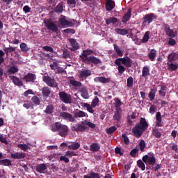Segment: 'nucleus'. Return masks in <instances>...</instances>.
Listing matches in <instances>:
<instances>
[{"instance_id":"nucleus-1","label":"nucleus","mask_w":178,"mask_h":178,"mask_svg":"<svg viewBox=\"0 0 178 178\" xmlns=\"http://www.w3.org/2000/svg\"><path fill=\"white\" fill-rule=\"evenodd\" d=\"M90 55L97 54L95 52H94V51H92V49L83 50L80 56L81 61L86 65H91V63H93V65H101V63H102V60H101V59L94 56H88Z\"/></svg>"},{"instance_id":"nucleus-2","label":"nucleus","mask_w":178,"mask_h":178,"mask_svg":"<svg viewBox=\"0 0 178 178\" xmlns=\"http://www.w3.org/2000/svg\"><path fill=\"white\" fill-rule=\"evenodd\" d=\"M148 122H147V120L144 118H141L140 119L139 123L135 125V127L132 129V133L136 137V138H140L141 136H143L144 131L148 129Z\"/></svg>"},{"instance_id":"nucleus-3","label":"nucleus","mask_w":178,"mask_h":178,"mask_svg":"<svg viewBox=\"0 0 178 178\" xmlns=\"http://www.w3.org/2000/svg\"><path fill=\"white\" fill-rule=\"evenodd\" d=\"M51 131H58V136H60V137H66L69 133V127L67 125L62 124L60 122H57L52 125Z\"/></svg>"},{"instance_id":"nucleus-4","label":"nucleus","mask_w":178,"mask_h":178,"mask_svg":"<svg viewBox=\"0 0 178 178\" xmlns=\"http://www.w3.org/2000/svg\"><path fill=\"white\" fill-rule=\"evenodd\" d=\"M157 17L155 14L151 13L149 14H146L142 19V27L147 26V24H151Z\"/></svg>"},{"instance_id":"nucleus-5","label":"nucleus","mask_w":178,"mask_h":178,"mask_svg":"<svg viewBox=\"0 0 178 178\" xmlns=\"http://www.w3.org/2000/svg\"><path fill=\"white\" fill-rule=\"evenodd\" d=\"M59 98L62 102L64 104H72L73 99L72 98V95L65 92L61 91L58 92Z\"/></svg>"},{"instance_id":"nucleus-6","label":"nucleus","mask_w":178,"mask_h":178,"mask_svg":"<svg viewBox=\"0 0 178 178\" xmlns=\"http://www.w3.org/2000/svg\"><path fill=\"white\" fill-rule=\"evenodd\" d=\"M43 81L49 87H54V88H58V83L55 79L51 78V76L46 75L43 76Z\"/></svg>"},{"instance_id":"nucleus-7","label":"nucleus","mask_w":178,"mask_h":178,"mask_svg":"<svg viewBox=\"0 0 178 178\" xmlns=\"http://www.w3.org/2000/svg\"><path fill=\"white\" fill-rule=\"evenodd\" d=\"M142 159L144 163L147 165L154 166V165H155V163H156V159L155 158L154 154H152V156L146 154L143 156Z\"/></svg>"},{"instance_id":"nucleus-8","label":"nucleus","mask_w":178,"mask_h":178,"mask_svg":"<svg viewBox=\"0 0 178 178\" xmlns=\"http://www.w3.org/2000/svg\"><path fill=\"white\" fill-rule=\"evenodd\" d=\"M72 131H76V133L81 132L84 133L86 130H88V127L84 125L83 123H77L74 127L71 128Z\"/></svg>"},{"instance_id":"nucleus-9","label":"nucleus","mask_w":178,"mask_h":178,"mask_svg":"<svg viewBox=\"0 0 178 178\" xmlns=\"http://www.w3.org/2000/svg\"><path fill=\"white\" fill-rule=\"evenodd\" d=\"M163 27L168 37H170V38H175V37H176V32H175L173 29H170V26H169V24L164 23Z\"/></svg>"},{"instance_id":"nucleus-10","label":"nucleus","mask_w":178,"mask_h":178,"mask_svg":"<svg viewBox=\"0 0 178 178\" xmlns=\"http://www.w3.org/2000/svg\"><path fill=\"white\" fill-rule=\"evenodd\" d=\"M44 23L47 30H50V31H52L53 33L58 32V26L55 23L49 21V19L44 20Z\"/></svg>"},{"instance_id":"nucleus-11","label":"nucleus","mask_w":178,"mask_h":178,"mask_svg":"<svg viewBox=\"0 0 178 178\" xmlns=\"http://www.w3.org/2000/svg\"><path fill=\"white\" fill-rule=\"evenodd\" d=\"M115 60L120 61V63H121L122 65H124L126 67H131V66H133V60L129 58V56L117 58Z\"/></svg>"},{"instance_id":"nucleus-12","label":"nucleus","mask_w":178,"mask_h":178,"mask_svg":"<svg viewBox=\"0 0 178 178\" xmlns=\"http://www.w3.org/2000/svg\"><path fill=\"white\" fill-rule=\"evenodd\" d=\"M58 22L63 27H73L74 24L72 20L66 19V16L61 15V17L58 19Z\"/></svg>"},{"instance_id":"nucleus-13","label":"nucleus","mask_w":178,"mask_h":178,"mask_svg":"<svg viewBox=\"0 0 178 178\" xmlns=\"http://www.w3.org/2000/svg\"><path fill=\"white\" fill-rule=\"evenodd\" d=\"M60 118L64 120H67V122H76L74 117L66 111L60 112Z\"/></svg>"},{"instance_id":"nucleus-14","label":"nucleus","mask_w":178,"mask_h":178,"mask_svg":"<svg viewBox=\"0 0 178 178\" xmlns=\"http://www.w3.org/2000/svg\"><path fill=\"white\" fill-rule=\"evenodd\" d=\"M26 83H34V81L37 79V76L35 74H33L29 72L26 74L23 78Z\"/></svg>"},{"instance_id":"nucleus-15","label":"nucleus","mask_w":178,"mask_h":178,"mask_svg":"<svg viewBox=\"0 0 178 178\" xmlns=\"http://www.w3.org/2000/svg\"><path fill=\"white\" fill-rule=\"evenodd\" d=\"M89 76H91V70H83L80 72L79 77L81 81H84V79H87Z\"/></svg>"},{"instance_id":"nucleus-16","label":"nucleus","mask_w":178,"mask_h":178,"mask_svg":"<svg viewBox=\"0 0 178 178\" xmlns=\"http://www.w3.org/2000/svg\"><path fill=\"white\" fill-rule=\"evenodd\" d=\"M68 84H70L72 87H83V83L76 81L74 76L68 77Z\"/></svg>"},{"instance_id":"nucleus-17","label":"nucleus","mask_w":178,"mask_h":178,"mask_svg":"<svg viewBox=\"0 0 178 178\" xmlns=\"http://www.w3.org/2000/svg\"><path fill=\"white\" fill-rule=\"evenodd\" d=\"M95 83H102V84H106L111 83V78H106L105 76H97L94 78Z\"/></svg>"},{"instance_id":"nucleus-18","label":"nucleus","mask_w":178,"mask_h":178,"mask_svg":"<svg viewBox=\"0 0 178 178\" xmlns=\"http://www.w3.org/2000/svg\"><path fill=\"white\" fill-rule=\"evenodd\" d=\"M69 42L72 47V48H70L71 51H77V49H80V46L75 39H69Z\"/></svg>"},{"instance_id":"nucleus-19","label":"nucleus","mask_w":178,"mask_h":178,"mask_svg":"<svg viewBox=\"0 0 178 178\" xmlns=\"http://www.w3.org/2000/svg\"><path fill=\"white\" fill-rule=\"evenodd\" d=\"M105 8L107 12H112L115 8V1L112 0H107L105 3Z\"/></svg>"},{"instance_id":"nucleus-20","label":"nucleus","mask_w":178,"mask_h":178,"mask_svg":"<svg viewBox=\"0 0 178 178\" xmlns=\"http://www.w3.org/2000/svg\"><path fill=\"white\" fill-rule=\"evenodd\" d=\"M10 79L12 80L15 86H17L18 87H23V82L17 76L11 75L10 76Z\"/></svg>"},{"instance_id":"nucleus-21","label":"nucleus","mask_w":178,"mask_h":178,"mask_svg":"<svg viewBox=\"0 0 178 178\" xmlns=\"http://www.w3.org/2000/svg\"><path fill=\"white\" fill-rule=\"evenodd\" d=\"M131 8H129L127 10V12L122 17V23H127V22H130V19L131 18Z\"/></svg>"},{"instance_id":"nucleus-22","label":"nucleus","mask_w":178,"mask_h":178,"mask_svg":"<svg viewBox=\"0 0 178 178\" xmlns=\"http://www.w3.org/2000/svg\"><path fill=\"white\" fill-rule=\"evenodd\" d=\"M114 63H115V65L118 66V74L120 76H122V74H123V73L126 72L124 66L122 65V63L117 60H115Z\"/></svg>"},{"instance_id":"nucleus-23","label":"nucleus","mask_w":178,"mask_h":178,"mask_svg":"<svg viewBox=\"0 0 178 178\" xmlns=\"http://www.w3.org/2000/svg\"><path fill=\"white\" fill-rule=\"evenodd\" d=\"M81 97L84 99H88L90 98V95L88 94V90H87V86H83L81 90Z\"/></svg>"},{"instance_id":"nucleus-24","label":"nucleus","mask_w":178,"mask_h":178,"mask_svg":"<svg viewBox=\"0 0 178 178\" xmlns=\"http://www.w3.org/2000/svg\"><path fill=\"white\" fill-rule=\"evenodd\" d=\"M114 120L117 122H120V119H122V108H115V111L113 115Z\"/></svg>"},{"instance_id":"nucleus-25","label":"nucleus","mask_w":178,"mask_h":178,"mask_svg":"<svg viewBox=\"0 0 178 178\" xmlns=\"http://www.w3.org/2000/svg\"><path fill=\"white\" fill-rule=\"evenodd\" d=\"M54 12L55 13H58V15H60V13H63V1H60L54 8Z\"/></svg>"},{"instance_id":"nucleus-26","label":"nucleus","mask_w":178,"mask_h":178,"mask_svg":"<svg viewBox=\"0 0 178 178\" xmlns=\"http://www.w3.org/2000/svg\"><path fill=\"white\" fill-rule=\"evenodd\" d=\"M41 91L43 98H48L51 94V89L48 86L43 87Z\"/></svg>"},{"instance_id":"nucleus-27","label":"nucleus","mask_w":178,"mask_h":178,"mask_svg":"<svg viewBox=\"0 0 178 178\" xmlns=\"http://www.w3.org/2000/svg\"><path fill=\"white\" fill-rule=\"evenodd\" d=\"M47 169H48V167L47 166V164H45V163L38 164L36 166V170H37V172H38V173H44V172H45V170H47Z\"/></svg>"},{"instance_id":"nucleus-28","label":"nucleus","mask_w":178,"mask_h":178,"mask_svg":"<svg viewBox=\"0 0 178 178\" xmlns=\"http://www.w3.org/2000/svg\"><path fill=\"white\" fill-rule=\"evenodd\" d=\"M176 60H178L177 53L172 52L168 55V63L176 62Z\"/></svg>"},{"instance_id":"nucleus-29","label":"nucleus","mask_w":178,"mask_h":178,"mask_svg":"<svg viewBox=\"0 0 178 178\" xmlns=\"http://www.w3.org/2000/svg\"><path fill=\"white\" fill-rule=\"evenodd\" d=\"M156 126L158 127H162L163 124H162V115H161V112H157L156 114Z\"/></svg>"},{"instance_id":"nucleus-30","label":"nucleus","mask_w":178,"mask_h":178,"mask_svg":"<svg viewBox=\"0 0 178 178\" xmlns=\"http://www.w3.org/2000/svg\"><path fill=\"white\" fill-rule=\"evenodd\" d=\"M147 56L151 62H154L155 60V58H156V50L154 49L150 50V51L148 53Z\"/></svg>"},{"instance_id":"nucleus-31","label":"nucleus","mask_w":178,"mask_h":178,"mask_svg":"<svg viewBox=\"0 0 178 178\" xmlns=\"http://www.w3.org/2000/svg\"><path fill=\"white\" fill-rule=\"evenodd\" d=\"M11 158H13V159H24V158H26V154L24 153L16 152L11 154Z\"/></svg>"},{"instance_id":"nucleus-32","label":"nucleus","mask_w":178,"mask_h":178,"mask_svg":"<svg viewBox=\"0 0 178 178\" xmlns=\"http://www.w3.org/2000/svg\"><path fill=\"white\" fill-rule=\"evenodd\" d=\"M17 72H19V67H17V65H12L8 70V72L9 74H15V73H17Z\"/></svg>"},{"instance_id":"nucleus-33","label":"nucleus","mask_w":178,"mask_h":178,"mask_svg":"<svg viewBox=\"0 0 178 178\" xmlns=\"http://www.w3.org/2000/svg\"><path fill=\"white\" fill-rule=\"evenodd\" d=\"M156 94V89L152 88L148 94L149 101H154L155 99V95Z\"/></svg>"},{"instance_id":"nucleus-34","label":"nucleus","mask_w":178,"mask_h":178,"mask_svg":"<svg viewBox=\"0 0 178 178\" xmlns=\"http://www.w3.org/2000/svg\"><path fill=\"white\" fill-rule=\"evenodd\" d=\"M148 76H149V67L148 66H145L143 67L142 77L145 79L146 77H148Z\"/></svg>"},{"instance_id":"nucleus-35","label":"nucleus","mask_w":178,"mask_h":178,"mask_svg":"<svg viewBox=\"0 0 178 178\" xmlns=\"http://www.w3.org/2000/svg\"><path fill=\"white\" fill-rule=\"evenodd\" d=\"M90 151L92 152H98L101 149V146L98 143H92L90 147Z\"/></svg>"},{"instance_id":"nucleus-36","label":"nucleus","mask_w":178,"mask_h":178,"mask_svg":"<svg viewBox=\"0 0 178 178\" xmlns=\"http://www.w3.org/2000/svg\"><path fill=\"white\" fill-rule=\"evenodd\" d=\"M115 33L117 34H120V35H127L129 34V31L127 29H115Z\"/></svg>"},{"instance_id":"nucleus-37","label":"nucleus","mask_w":178,"mask_h":178,"mask_svg":"<svg viewBox=\"0 0 178 178\" xmlns=\"http://www.w3.org/2000/svg\"><path fill=\"white\" fill-rule=\"evenodd\" d=\"M86 112L82 111H76L74 114V118L77 119L79 118H86Z\"/></svg>"},{"instance_id":"nucleus-38","label":"nucleus","mask_w":178,"mask_h":178,"mask_svg":"<svg viewBox=\"0 0 178 178\" xmlns=\"http://www.w3.org/2000/svg\"><path fill=\"white\" fill-rule=\"evenodd\" d=\"M0 165L2 166H11L12 161L8 159L0 160Z\"/></svg>"},{"instance_id":"nucleus-39","label":"nucleus","mask_w":178,"mask_h":178,"mask_svg":"<svg viewBox=\"0 0 178 178\" xmlns=\"http://www.w3.org/2000/svg\"><path fill=\"white\" fill-rule=\"evenodd\" d=\"M3 51L6 55V56H9V54H12V52H15V51H16V48L15 47H5L3 49Z\"/></svg>"},{"instance_id":"nucleus-40","label":"nucleus","mask_w":178,"mask_h":178,"mask_svg":"<svg viewBox=\"0 0 178 178\" xmlns=\"http://www.w3.org/2000/svg\"><path fill=\"white\" fill-rule=\"evenodd\" d=\"M68 148L70 149H73L74 151H77V149L80 148V143L76 142L73 143L72 144L68 145Z\"/></svg>"},{"instance_id":"nucleus-41","label":"nucleus","mask_w":178,"mask_h":178,"mask_svg":"<svg viewBox=\"0 0 178 178\" xmlns=\"http://www.w3.org/2000/svg\"><path fill=\"white\" fill-rule=\"evenodd\" d=\"M54 105L52 104H49L47 107L46 109L44 110L45 113L47 115H51V113H54Z\"/></svg>"},{"instance_id":"nucleus-42","label":"nucleus","mask_w":178,"mask_h":178,"mask_svg":"<svg viewBox=\"0 0 178 178\" xmlns=\"http://www.w3.org/2000/svg\"><path fill=\"white\" fill-rule=\"evenodd\" d=\"M168 70H170L171 72H175V70H177L178 69V65L174 64L173 63H168Z\"/></svg>"},{"instance_id":"nucleus-43","label":"nucleus","mask_w":178,"mask_h":178,"mask_svg":"<svg viewBox=\"0 0 178 178\" xmlns=\"http://www.w3.org/2000/svg\"><path fill=\"white\" fill-rule=\"evenodd\" d=\"M149 34H151V33L147 31L145 33L141 41L143 44H145V42H148V40H149Z\"/></svg>"},{"instance_id":"nucleus-44","label":"nucleus","mask_w":178,"mask_h":178,"mask_svg":"<svg viewBox=\"0 0 178 178\" xmlns=\"http://www.w3.org/2000/svg\"><path fill=\"white\" fill-rule=\"evenodd\" d=\"M159 94L160 97H165L166 96V86H161L160 90L159 91Z\"/></svg>"},{"instance_id":"nucleus-45","label":"nucleus","mask_w":178,"mask_h":178,"mask_svg":"<svg viewBox=\"0 0 178 178\" xmlns=\"http://www.w3.org/2000/svg\"><path fill=\"white\" fill-rule=\"evenodd\" d=\"M112 23H113V24H116V23H118V18H116V17H110V18H108L106 20V24H111Z\"/></svg>"},{"instance_id":"nucleus-46","label":"nucleus","mask_w":178,"mask_h":178,"mask_svg":"<svg viewBox=\"0 0 178 178\" xmlns=\"http://www.w3.org/2000/svg\"><path fill=\"white\" fill-rule=\"evenodd\" d=\"M113 48L117 55H118L119 56H123V51L120 50V48H119V46H118V44H114Z\"/></svg>"},{"instance_id":"nucleus-47","label":"nucleus","mask_w":178,"mask_h":178,"mask_svg":"<svg viewBox=\"0 0 178 178\" xmlns=\"http://www.w3.org/2000/svg\"><path fill=\"white\" fill-rule=\"evenodd\" d=\"M83 178H99V174L92 172L89 173V175H84Z\"/></svg>"},{"instance_id":"nucleus-48","label":"nucleus","mask_w":178,"mask_h":178,"mask_svg":"<svg viewBox=\"0 0 178 178\" xmlns=\"http://www.w3.org/2000/svg\"><path fill=\"white\" fill-rule=\"evenodd\" d=\"M152 134L156 138H161V136H162V134L159 130H158V129H154L152 130Z\"/></svg>"},{"instance_id":"nucleus-49","label":"nucleus","mask_w":178,"mask_h":178,"mask_svg":"<svg viewBox=\"0 0 178 178\" xmlns=\"http://www.w3.org/2000/svg\"><path fill=\"white\" fill-rule=\"evenodd\" d=\"M82 124H86V126H88L90 127V129H95V124L89 122L88 120H84L81 122Z\"/></svg>"},{"instance_id":"nucleus-50","label":"nucleus","mask_w":178,"mask_h":178,"mask_svg":"<svg viewBox=\"0 0 178 178\" xmlns=\"http://www.w3.org/2000/svg\"><path fill=\"white\" fill-rule=\"evenodd\" d=\"M134 83V81L133 80V76L128 77L127 80V87L130 88V87H133V84Z\"/></svg>"},{"instance_id":"nucleus-51","label":"nucleus","mask_w":178,"mask_h":178,"mask_svg":"<svg viewBox=\"0 0 178 178\" xmlns=\"http://www.w3.org/2000/svg\"><path fill=\"white\" fill-rule=\"evenodd\" d=\"M137 165L138 167L140 168V169H141V170H145V164L144 163V162H143L142 160H138Z\"/></svg>"},{"instance_id":"nucleus-52","label":"nucleus","mask_w":178,"mask_h":178,"mask_svg":"<svg viewBox=\"0 0 178 178\" xmlns=\"http://www.w3.org/2000/svg\"><path fill=\"white\" fill-rule=\"evenodd\" d=\"M138 145L141 152H144V151H145V141H144V140H141Z\"/></svg>"},{"instance_id":"nucleus-53","label":"nucleus","mask_w":178,"mask_h":178,"mask_svg":"<svg viewBox=\"0 0 178 178\" xmlns=\"http://www.w3.org/2000/svg\"><path fill=\"white\" fill-rule=\"evenodd\" d=\"M131 119H136V114H134V113H133L131 115L127 116V121L129 126H131V124H133V121L131 120Z\"/></svg>"},{"instance_id":"nucleus-54","label":"nucleus","mask_w":178,"mask_h":178,"mask_svg":"<svg viewBox=\"0 0 178 178\" xmlns=\"http://www.w3.org/2000/svg\"><path fill=\"white\" fill-rule=\"evenodd\" d=\"M122 101L120 100L119 98H115V109H122L120 106L122 105Z\"/></svg>"},{"instance_id":"nucleus-55","label":"nucleus","mask_w":178,"mask_h":178,"mask_svg":"<svg viewBox=\"0 0 178 178\" xmlns=\"http://www.w3.org/2000/svg\"><path fill=\"white\" fill-rule=\"evenodd\" d=\"M84 106H85V108H86L88 112H89L90 113H94L95 111H94V109H92L93 107L92 105H90L88 103H86L84 104Z\"/></svg>"},{"instance_id":"nucleus-56","label":"nucleus","mask_w":178,"mask_h":178,"mask_svg":"<svg viewBox=\"0 0 178 178\" xmlns=\"http://www.w3.org/2000/svg\"><path fill=\"white\" fill-rule=\"evenodd\" d=\"M78 154L76 152L73 151H67L65 153V156L68 158H72V156H77Z\"/></svg>"},{"instance_id":"nucleus-57","label":"nucleus","mask_w":178,"mask_h":178,"mask_svg":"<svg viewBox=\"0 0 178 178\" xmlns=\"http://www.w3.org/2000/svg\"><path fill=\"white\" fill-rule=\"evenodd\" d=\"M139 151L140 150L138 149L134 148V149H132L130 152L129 155L131 156H132V158H136L137 156V154H138Z\"/></svg>"},{"instance_id":"nucleus-58","label":"nucleus","mask_w":178,"mask_h":178,"mask_svg":"<svg viewBox=\"0 0 178 178\" xmlns=\"http://www.w3.org/2000/svg\"><path fill=\"white\" fill-rule=\"evenodd\" d=\"M116 130H118V128H116V127H115V126H113V127H111L110 128L107 129L106 133H107V134H112L113 133H115V131H116Z\"/></svg>"},{"instance_id":"nucleus-59","label":"nucleus","mask_w":178,"mask_h":178,"mask_svg":"<svg viewBox=\"0 0 178 178\" xmlns=\"http://www.w3.org/2000/svg\"><path fill=\"white\" fill-rule=\"evenodd\" d=\"M99 102V99L98 98V97L96 96L91 103L92 108H95V106L98 105Z\"/></svg>"},{"instance_id":"nucleus-60","label":"nucleus","mask_w":178,"mask_h":178,"mask_svg":"<svg viewBox=\"0 0 178 178\" xmlns=\"http://www.w3.org/2000/svg\"><path fill=\"white\" fill-rule=\"evenodd\" d=\"M32 102H33V104H35V105H40V98H38V97L37 96H33L31 99Z\"/></svg>"},{"instance_id":"nucleus-61","label":"nucleus","mask_w":178,"mask_h":178,"mask_svg":"<svg viewBox=\"0 0 178 178\" xmlns=\"http://www.w3.org/2000/svg\"><path fill=\"white\" fill-rule=\"evenodd\" d=\"M122 137L124 138V144L129 145L130 144V140L129 139V137L126 136V134H122Z\"/></svg>"},{"instance_id":"nucleus-62","label":"nucleus","mask_w":178,"mask_h":178,"mask_svg":"<svg viewBox=\"0 0 178 178\" xmlns=\"http://www.w3.org/2000/svg\"><path fill=\"white\" fill-rule=\"evenodd\" d=\"M18 148H20V149H22V151H27V149H29V145H26V144H19L17 145Z\"/></svg>"},{"instance_id":"nucleus-63","label":"nucleus","mask_w":178,"mask_h":178,"mask_svg":"<svg viewBox=\"0 0 178 178\" xmlns=\"http://www.w3.org/2000/svg\"><path fill=\"white\" fill-rule=\"evenodd\" d=\"M21 51L23 52H27L29 51V48L27 47V44L26 43H21L20 44Z\"/></svg>"},{"instance_id":"nucleus-64","label":"nucleus","mask_w":178,"mask_h":178,"mask_svg":"<svg viewBox=\"0 0 178 178\" xmlns=\"http://www.w3.org/2000/svg\"><path fill=\"white\" fill-rule=\"evenodd\" d=\"M0 141L2 143V144H6V145H8V144H9V142H8L6 137L3 136V135L0 134Z\"/></svg>"}]
</instances>
